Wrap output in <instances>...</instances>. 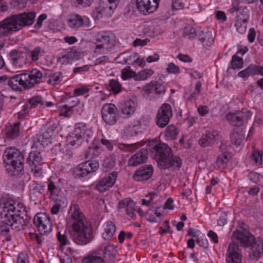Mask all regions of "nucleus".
I'll return each instance as SVG.
<instances>
[{"instance_id":"f257e3e1","label":"nucleus","mask_w":263,"mask_h":263,"mask_svg":"<svg viewBox=\"0 0 263 263\" xmlns=\"http://www.w3.org/2000/svg\"><path fill=\"white\" fill-rule=\"evenodd\" d=\"M1 218L3 222L6 226L5 230L2 231L9 232V226L18 228L24 217L26 216V207L24 204L18 201L8 200L0 203Z\"/></svg>"},{"instance_id":"f03ea898","label":"nucleus","mask_w":263,"mask_h":263,"mask_svg":"<svg viewBox=\"0 0 263 263\" xmlns=\"http://www.w3.org/2000/svg\"><path fill=\"white\" fill-rule=\"evenodd\" d=\"M69 213L73 220L72 229L69 231L71 238L76 242L87 243L91 239L93 233L91 227L86 220L77 204L71 206Z\"/></svg>"},{"instance_id":"7ed1b4c3","label":"nucleus","mask_w":263,"mask_h":263,"mask_svg":"<svg viewBox=\"0 0 263 263\" xmlns=\"http://www.w3.org/2000/svg\"><path fill=\"white\" fill-rule=\"evenodd\" d=\"M42 72L33 69L28 72H23L8 78L4 75L0 76V83L8 80V86L13 90L22 91L30 89L41 82Z\"/></svg>"},{"instance_id":"20e7f679","label":"nucleus","mask_w":263,"mask_h":263,"mask_svg":"<svg viewBox=\"0 0 263 263\" xmlns=\"http://www.w3.org/2000/svg\"><path fill=\"white\" fill-rule=\"evenodd\" d=\"M154 158L158 165L163 169L171 168L179 169L182 164L181 158L172 154V149L166 144L159 143L155 145L152 150Z\"/></svg>"},{"instance_id":"39448f33","label":"nucleus","mask_w":263,"mask_h":263,"mask_svg":"<svg viewBox=\"0 0 263 263\" xmlns=\"http://www.w3.org/2000/svg\"><path fill=\"white\" fill-rule=\"evenodd\" d=\"M3 161L7 173L13 176L23 174L24 157L22 153L14 147H8L4 151Z\"/></svg>"},{"instance_id":"423d86ee","label":"nucleus","mask_w":263,"mask_h":263,"mask_svg":"<svg viewBox=\"0 0 263 263\" xmlns=\"http://www.w3.org/2000/svg\"><path fill=\"white\" fill-rule=\"evenodd\" d=\"M95 40L93 52L97 55L107 54L115 46V41L112 35L109 32L97 33L95 36Z\"/></svg>"},{"instance_id":"0eeeda50","label":"nucleus","mask_w":263,"mask_h":263,"mask_svg":"<svg viewBox=\"0 0 263 263\" xmlns=\"http://www.w3.org/2000/svg\"><path fill=\"white\" fill-rule=\"evenodd\" d=\"M173 117V111L171 106L167 103L162 105L158 110L156 116V125L160 128L165 127Z\"/></svg>"},{"instance_id":"6e6552de","label":"nucleus","mask_w":263,"mask_h":263,"mask_svg":"<svg viewBox=\"0 0 263 263\" xmlns=\"http://www.w3.org/2000/svg\"><path fill=\"white\" fill-rule=\"evenodd\" d=\"M35 16V11H30L12 15L11 17L18 31L25 26L32 25L34 22Z\"/></svg>"},{"instance_id":"1a4fd4ad","label":"nucleus","mask_w":263,"mask_h":263,"mask_svg":"<svg viewBox=\"0 0 263 263\" xmlns=\"http://www.w3.org/2000/svg\"><path fill=\"white\" fill-rule=\"evenodd\" d=\"M43 158L41 153L37 151L31 152L27 158V163L34 176L40 177L42 175Z\"/></svg>"},{"instance_id":"9d476101","label":"nucleus","mask_w":263,"mask_h":263,"mask_svg":"<svg viewBox=\"0 0 263 263\" xmlns=\"http://www.w3.org/2000/svg\"><path fill=\"white\" fill-rule=\"evenodd\" d=\"M99 163L96 161H87L80 163L73 170V174L76 178H80L86 176L90 173L95 172L99 168Z\"/></svg>"},{"instance_id":"9b49d317","label":"nucleus","mask_w":263,"mask_h":263,"mask_svg":"<svg viewBox=\"0 0 263 263\" xmlns=\"http://www.w3.org/2000/svg\"><path fill=\"white\" fill-rule=\"evenodd\" d=\"M160 0H136V7L139 12L147 15L155 12L159 6Z\"/></svg>"},{"instance_id":"f8f14e48","label":"nucleus","mask_w":263,"mask_h":263,"mask_svg":"<svg viewBox=\"0 0 263 263\" xmlns=\"http://www.w3.org/2000/svg\"><path fill=\"white\" fill-rule=\"evenodd\" d=\"M117 108L112 103L104 104L102 107L101 114L104 121L109 125L115 124L117 122Z\"/></svg>"},{"instance_id":"ddd939ff","label":"nucleus","mask_w":263,"mask_h":263,"mask_svg":"<svg viewBox=\"0 0 263 263\" xmlns=\"http://www.w3.org/2000/svg\"><path fill=\"white\" fill-rule=\"evenodd\" d=\"M233 237L237 242H239L240 245L245 247H249L252 246L255 238L250 232L246 231L245 228L242 230H237L234 232Z\"/></svg>"},{"instance_id":"4468645a","label":"nucleus","mask_w":263,"mask_h":263,"mask_svg":"<svg viewBox=\"0 0 263 263\" xmlns=\"http://www.w3.org/2000/svg\"><path fill=\"white\" fill-rule=\"evenodd\" d=\"M118 173L114 171L101 179L96 185V189L101 193L108 191L113 186L116 181Z\"/></svg>"},{"instance_id":"2eb2a0df","label":"nucleus","mask_w":263,"mask_h":263,"mask_svg":"<svg viewBox=\"0 0 263 263\" xmlns=\"http://www.w3.org/2000/svg\"><path fill=\"white\" fill-rule=\"evenodd\" d=\"M227 263H241L242 256L238 244L235 242L230 243L227 251Z\"/></svg>"},{"instance_id":"dca6fc26","label":"nucleus","mask_w":263,"mask_h":263,"mask_svg":"<svg viewBox=\"0 0 263 263\" xmlns=\"http://www.w3.org/2000/svg\"><path fill=\"white\" fill-rule=\"evenodd\" d=\"M251 116L250 112L239 111L236 113H229L227 115L226 118L232 125L239 126L243 125L244 123L247 122Z\"/></svg>"},{"instance_id":"f3484780","label":"nucleus","mask_w":263,"mask_h":263,"mask_svg":"<svg viewBox=\"0 0 263 263\" xmlns=\"http://www.w3.org/2000/svg\"><path fill=\"white\" fill-rule=\"evenodd\" d=\"M249 18V11L247 8H241L236 16L235 26L240 33H244L247 29V22Z\"/></svg>"},{"instance_id":"a211bd4d","label":"nucleus","mask_w":263,"mask_h":263,"mask_svg":"<svg viewBox=\"0 0 263 263\" xmlns=\"http://www.w3.org/2000/svg\"><path fill=\"white\" fill-rule=\"evenodd\" d=\"M90 20L87 16H82L79 14L70 16L67 21V24L72 29H78L82 27H88L90 25Z\"/></svg>"},{"instance_id":"6ab92c4d","label":"nucleus","mask_w":263,"mask_h":263,"mask_svg":"<svg viewBox=\"0 0 263 263\" xmlns=\"http://www.w3.org/2000/svg\"><path fill=\"white\" fill-rule=\"evenodd\" d=\"M134 201L130 198H126L119 201L117 209L119 211L124 209L126 214L133 219L136 218V209Z\"/></svg>"},{"instance_id":"aec40b11","label":"nucleus","mask_w":263,"mask_h":263,"mask_svg":"<svg viewBox=\"0 0 263 263\" xmlns=\"http://www.w3.org/2000/svg\"><path fill=\"white\" fill-rule=\"evenodd\" d=\"M17 31L11 16L0 22V36H8Z\"/></svg>"},{"instance_id":"412c9836","label":"nucleus","mask_w":263,"mask_h":263,"mask_svg":"<svg viewBox=\"0 0 263 263\" xmlns=\"http://www.w3.org/2000/svg\"><path fill=\"white\" fill-rule=\"evenodd\" d=\"M11 64L15 70L22 68L25 64L26 55L23 52L12 50L10 52Z\"/></svg>"},{"instance_id":"4be33fe9","label":"nucleus","mask_w":263,"mask_h":263,"mask_svg":"<svg viewBox=\"0 0 263 263\" xmlns=\"http://www.w3.org/2000/svg\"><path fill=\"white\" fill-rule=\"evenodd\" d=\"M79 58V53L74 48H69L65 49L58 58V61L62 64L71 63L75 59Z\"/></svg>"},{"instance_id":"5701e85b","label":"nucleus","mask_w":263,"mask_h":263,"mask_svg":"<svg viewBox=\"0 0 263 263\" xmlns=\"http://www.w3.org/2000/svg\"><path fill=\"white\" fill-rule=\"evenodd\" d=\"M153 173L152 165H144L136 171L133 176V179L136 181L146 180L151 178Z\"/></svg>"},{"instance_id":"b1692460","label":"nucleus","mask_w":263,"mask_h":263,"mask_svg":"<svg viewBox=\"0 0 263 263\" xmlns=\"http://www.w3.org/2000/svg\"><path fill=\"white\" fill-rule=\"evenodd\" d=\"M148 158V152L145 149L142 148L130 157L128 164L130 166H136L145 163Z\"/></svg>"},{"instance_id":"393cba45","label":"nucleus","mask_w":263,"mask_h":263,"mask_svg":"<svg viewBox=\"0 0 263 263\" xmlns=\"http://www.w3.org/2000/svg\"><path fill=\"white\" fill-rule=\"evenodd\" d=\"M253 245L251 246V251L249 257L251 259L258 260L263 254V239L258 237L253 242Z\"/></svg>"},{"instance_id":"a878e982","label":"nucleus","mask_w":263,"mask_h":263,"mask_svg":"<svg viewBox=\"0 0 263 263\" xmlns=\"http://www.w3.org/2000/svg\"><path fill=\"white\" fill-rule=\"evenodd\" d=\"M73 130L75 132L76 134L78 135V137H81L83 141H86L88 142L89 139L91 138L93 136V132L91 128L82 123L76 124Z\"/></svg>"},{"instance_id":"bb28decb","label":"nucleus","mask_w":263,"mask_h":263,"mask_svg":"<svg viewBox=\"0 0 263 263\" xmlns=\"http://www.w3.org/2000/svg\"><path fill=\"white\" fill-rule=\"evenodd\" d=\"M114 10L107 5L103 3L100 0L99 5L96 8L93 13V16L95 19H100L103 16L110 17L114 13Z\"/></svg>"},{"instance_id":"cd10ccee","label":"nucleus","mask_w":263,"mask_h":263,"mask_svg":"<svg viewBox=\"0 0 263 263\" xmlns=\"http://www.w3.org/2000/svg\"><path fill=\"white\" fill-rule=\"evenodd\" d=\"M217 133L213 130H206L198 140L199 145L202 147L212 146L216 141Z\"/></svg>"},{"instance_id":"c85d7f7f","label":"nucleus","mask_w":263,"mask_h":263,"mask_svg":"<svg viewBox=\"0 0 263 263\" xmlns=\"http://www.w3.org/2000/svg\"><path fill=\"white\" fill-rule=\"evenodd\" d=\"M165 87L157 81H153L146 84L143 88V91L148 96L154 92L157 96L165 92Z\"/></svg>"},{"instance_id":"c756f323","label":"nucleus","mask_w":263,"mask_h":263,"mask_svg":"<svg viewBox=\"0 0 263 263\" xmlns=\"http://www.w3.org/2000/svg\"><path fill=\"white\" fill-rule=\"evenodd\" d=\"M38 105L43 106L44 101L40 96H34L32 97L23 106V109L20 112V114H27L32 108H35Z\"/></svg>"},{"instance_id":"7c9ffc66","label":"nucleus","mask_w":263,"mask_h":263,"mask_svg":"<svg viewBox=\"0 0 263 263\" xmlns=\"http://www.w3.org/2000/svg\"><path fill=\"white\" fill-rule=\"evenodd\" d=\"M137 102L135 99L125 101L121 106V112L124 118H128L133 115L136 110Z\"/></svg>"},{"instance_id":"2f4dec72","label":"nucleus","mask_w":263,"mask_h":263,"mask_svg":"<svg viewBox=\"0 0 263 263\" xmlns=\"http://www.w3.org/2000/svg\"><path fill=\"white\" fill-rule=\"evenodd\" d=\"M82 263H105V259L101 256V250H98L84 257Z\"/></svg>"},{"instance_id":"473e14b6","label":"nucleus","mask_w":263,"mask_h":263,"mask_svg":"<svg viewBox=\"0 0 263 263\" xmlns=\"http://www.w3.org/2000/svg\"><path fill=\"white\" fill-rule=\"evenodd\" d=\"M103 228L102 237L104 240H109L116 232L115 224L112 221H108L104 223Z\"/></svg>"},{"instance_id":"72a5a7b5","label":"nucleus","mask_w":263,"mask_h":263,"mask_svg":"<svg viewBox=\"0 0 263 263\" xmlns=\"http://www.w3.org/2000/svg\"><path fill=\"white\" fill-rule=\"evenodd\" d=\"M245 131L242 129H235L230 134V138L232 143L239 146L245 139Z\"/></svg>"},{"instance_id":"f704fd0d","label":"nucleus","mask_w":263,"mask_h":263,"mask_svg":"<svg viewBox=\"0 0 263 263\" xmlns=\"http://www.w3.org/2000/svg\"><path fill=\"white\" fill-rule=\"evenodd\" d=\"M146 124L144 123L142 120H135L131 123L128 130L129 132L134 131V133H132L131 136H134L137 134L139 132H141L142 130H145L146 128Z\"/></svg>"},{"instance_id":"c9c22d12","label":"nucleus","mask_w":263,"mask_h":263,"mask_svg":"<svg viewBox=\"0 0 263 263\" xmlns=\"http://www.w3.org/2000/svg\"><path fill=\"white\" fill-rule=\"evenodd\" d=\"M121 60L119 63L122 64L134 65L138 59V54L136 52L129 53H121L119 56Z\"/></svg>"},{"instance_id":"e433bc0d","label":"nucleus","mask_w":263,"mask_h":263,"mask_svg":"<svg viewBox=\"0 0 263 263\" xmlns=\"http://www.w3.org/2000/svg\"><path fill=\"white\" fill-rule=\"evenodd\" d=\"M116 251L115 246L112 245H108L104 248L103 252L101 251V254L103 255L102 258L105 259V263L115 257Z\"/></svg>"},{"instance_id":"4c0bfd02","label":"nucleus","mask_w":263,"mask_h":263,"mask_svg":"<svg viewBox=\"0 0 263 263\" xmlns=\"http://www.w3.org/2000/svg\"><path fill=\"white\" fill-rule=\"evenodd\" d=\"M79 103V101L77 98H73L70 99L67 104L62 105L60 107L61 111L60 113L61 116L68 117V114L71 108L76 106Z\"/></svg>"},{"instance_id":"58836bf2","label":"nucleus","mask_w":263,"mask_h":263,"mask_svg":"<svg viewBox=\"0 0 263 263\" xmlns=\"http://www.w3.org/2000/svg\"><path fill=\"white\" fill-rule=\"evenodd\" d=\"M179 134L178 129L173 124L168 126L165 130L164 136L167 140H172L177 138Z\"/></svg>"},{"instance_id":"ea45409f","label":"nucleus","mask_w":263,"mask_h":263,"mask_svg":"<svg viewBox=\"0 0 263 263\" xmlns=\"http://www.w3.org/2000/svg\"><path fill=\"white\" fill-rule=\"evenodd\" d=\"M231 157L228 152H223L217 156L216 165L218 168H224Z\"/></svg>"},{"instance_id":"a19ab883","label":"nucleus","mask_w":263,"mask_h":263,"mask_svg":"<svg viewBox=\"0 0 263 263\" xmlns=\"http://www.w3.org/2000/svg\"><path fill=\"white\" fill-rule=\"evenodd\" d=\"M20 123L17 122L6 128V133L8 138L14 139L18 136Z\"/></svg>"},{"instance_id":"79ce46f5","label":"nucleus","mask_w":263,"mask_h":263,"mask_svg":"<svg viewBox=\"0 0 263 263\" xmlns=\"http://www.w3.org/2000/svg\"><path fill=\"white\" fill-rule=\"evenodd\" d=\"M83 142L81 137H78L74 130L67 137L68 144L72 146H79Z\"/></svg>"},{"instance_id":"37998d69","label":"nucleus","mask_w":263,"mask_h":263,"mask_svg":"<svg viewBox=\"0 0 263 263\" xmlns=\"http://www.w3.org/2000/svg\"><path fill=\"white\" fill-rule=\"evenodd\" d=\"M154 73V71L151 69H144L138 73H136L135 81H145Z\"/></svg>"},{"instance_id":"c03bdc74","label":"nucleus","mask_w":263,"mask_h":263,"mask_svg":"<svg viewBox=\"0 0 263 263\" xmlns=\"http://www.w3.org/2000/svg\"><path fill=\"white\" fill-rule=\"evenodd\" d=\"M43 222H44V224L41 226V227L36 226L39 232L41 235H47L49 233L51 230L52 228V222L51 221V219L49 221H46V219H42Z\"/></svg>"},{"instance_id":"a18cd8bd","label":"nucleus","mask_w":263,"mask_h":263,"mask_svg":"<svg viewBox=\"0 0 263 263\" xmlns=\"http://www.w3.org/2000/svg\"><path fill=\"white\" fill-rule=\"evenodd\" d=\"M44 129L42 132V136L43 138L45 139H49L52 137L55 136L57 132L56 127L53 125H49L48 126L44 127Z\"/></svg>"},{"instance_id":"49530a36","label":"nucleus","mask_w":263,"mask_h":263,"mask_svg":"<svg viewBox=\"0 0 263 263\" xmlns=\"http://www.w3.org/2000/svg\"><path fill=\"white\" fill-rule=\"evenodd\" d=\"M100 151L99 150V146L95 145L94 146L89 147L86 150L85 152L84 157L88 161L92 159L99 155Z\"/></svg>"},{"instance_id":"de8ad7c7","label":"nucleus","mask_w":263,"mask_h":263,"mask_svg":"<svg viewBox=\"0 0 263 263\" xmlns=\"http://www.w3.org/2000/svg\"><path fill=\"white\" fill-rule=\"evenodd\" d=\"M45 53V50L43 48L36 46L30 51V57L33 62H35L37 61L40 57L43 56Z\"/></svg>"},{"instance_id":"09e8293b","label":"nucleus","mask_w":263,"mask_h":263,"mask_svg":"<svg viewBox=\"0 0 263 263\" xmlns=\"http://www.w3.org/2000/svg\"><path fill=\"white\" fill-rule=\"evenodd\" d=\"M63 77L62 73L55 72L48 77L47 82L48 84L53 85H58L62 81Z\"/></svg>"},{"instance_id":"8fccbe9b","label":"nucleus","mask_w":263,"mask_h":263,"mask_svg":"<svg viewBox=\"0 0 263 263\" xmlns=\"http://www.w3.org/2000/svg\"><path fill=\"white\" fill-rule=\"evenodd\" d=\"M107 88L114 94H117L121 90V85L117 80L111 79L109 81Z\"/></svg>"},{"instance_id":"3c124183","label":"nucleus","mask_w":263,"mask_h":263,"mask_svg":"<svg viewBox=\"0 0 263 263\" xmlns=\"http://www.w3.org/2000/svg\"><path fill=\"white\" fill-rule=\"evenodd\" d=\"M253 165H261L262 162V154L258 151H254L250 157Z\"/></svg>"},{"instance_id":"603ef678","label":"nucleus","mask_w":263,"mask_h":263,"mask_svg":"<svg viewBox=\"0 0 263 263\" xmlns=\"http://www.w3.org/2000/svg\"><path fill=\"white\" fill-rule=\"evenodd\" d=\"M46 219V221H49L50 220V217L49 216L45 213H38L37 214L34 218V223L35 226L41 227L42 225L44 224V222L42 221V219Z\"/></svg>"},{"instance_id":"864d4df0","label":"nucleus","mask_w":263,"mask_h":263,"mask_svg":"<svg viewBox=\"0 0 263 263\" xmlns=\"http://www.w3.org/2000/svg\"><path fill=\"white\" fill-rule=\"evenodd\" d=\"M162 216V213L158 211V209L155 211L150 210L146 214L147 219L151 222H157V218L161 217Z\"/></svg>"},{"instance_id":"5fc2aeb1","label":"nucleus","mask_w":263,"mask_h":263,"mask_svg":"<svg viewBox=\"0 0 263 263\" xmlns=\"http://www.w3.org/2000/svg\"><path fill=\"white\" fill-rule=\"evenodd\" d=\"M203 33V36L201 37L199 40L203 46H209L214 42L212 34L210 31H206Z\"/></svg>"},{"instance_id":"6e6d98bb","label":"nucleus","mask_w":263,"mask_h":263,"mask_svg":"<svg viewBox=\"0 0 263 263\" xmlns=\"http://www.w3.org/2000/svg\"><path fill=\"white\" fill-rule=\"evenodd\" d=\"M136 72L132 71L129 66H126L122 70L121 78L124 80L133 77L135 79Z\"/></svg>"},{"instance_id":"4d7b16f0","label":"nucleus","mask_w":263,"mask_h":263,"mask_svg":"<svg viewBox=\"0 0 263 263\" xmlns=\"http://www.w3.org/2000/svg\"><path fill=\"white\" fill-rule=\"evenodd\" d=\"M243 63V60L241 58L238 57L236 54L233 55L231 60V65L233 69L241 68Z\"/></svg>"},{"instance_id":"13d9d810","label":"nucleus","mask_w":263,"mask_h":263,"mask_svg":"<svg viewBox=\"0 0 263 263\" xmlns=\"http://www.w3.org/2000/svg\"><path fill=\"white\" fill-rule=\"evenodd\" d=\"M197 35V32L194 27L188 26L185 28L184 35L189 39H194Z\"/></svg>"},{"instance_id":"bf43d9fd","label":"nucleus","mask_w":263,"mask_h":263,"mask_svg":"<svg viewBox=\"0 0 263 263\" xmlns=\"http://www.w3.org/2000/svg\"><path fill=\"white\" fill-rule=\"evenodd\" d=\"M57 238L61 246H66L69 243V240L64 233L58 232L57 234Z\"/></svg>"},{"instance_id":"052dcab7","label":"nucleus","mask_w":263,"mask_h":263,"mask_svg":"<svg viewBox=\"0 0 263 263\" xmlns=\"http://www.w3.org/2000/svg\"><path fill=\"white\" fill-rule=\"evenodd\" d=\"M201 88V83L200 81H198L195 84V89L194 91L189 97L188 100H192L195 98L197 96L199 95L200 89Z\"/></svg>"},{"instance_id":"680f3d73","label":"nucleus","mask_w":263,"mask_h":263,"mask_svg":"<svg viewBox=\"0 0 263 263\" xmlns=\"http://www.w3.org/2000/svg\"><path fill=\"white\" fill-rule=\"evenodd\" d=\"M249 66L252 75L260 74L263 76V67L253 64H251Z\"/></svg>"},{"instance_id":"e2e57ef3","label":"nucleus","mask_w":263,"mask_h":263,"mask_svg":"<svg viewBox=\"0 0 263 263\" xmlns=\"http://www.w3.org/2000/svg\"><path fill=\"white\" fill-rule=\"evenodd\" d=\"M109 60V58L107 55H104L101 56L97 59H96L93 61V65L97 66L99 65H105L106 63L108 62Z\"/></svg>"},{"instance_id":"0e129e2a","label":"nucleus","mask_w":263,"mask_h":263,"mask_svg":"<svg viewBox=\"0 0 263 263\" xmlns=\"http://www.w3.org/2000/svg\"><path fill=\"white\" fill-rule=\"evenodd\" d=\"M166 71L168 73L177 74L180 72L179 67L173 63H169L167 65Z\"/></svg>"},{"instance_id":"69168bd1","label":"nucleus","mask_w":263,"mask_h":263,"mask_svg":"<svg viewBox=\"0 0 263 263\" xmlns=\"http://www.w3.org/2000/svg\"><path fill=\"white\" fill-rule=\"evenodd\" d=\"M140 146L138 143H133L130 144H124L123 145L122 149L126 152H132Z\"/></svg>"},{"instance_id":"338daca9","label":"nucleus","mask_w":263,"mask_h":263,"mask_svg":"<svg viewBox=\"0 0 263 263\" xmlns=\"http://www.w3.org/2000/svg\"><path fill=\"white\" fill-rule=\"evenodd\" d=\"M115 164V159L112 157L106 158L103 162V166L108 168H112Z\"/></svg>"},{"instance_id":"774afa93","label":"nucleus","mask_w":263,"mask_h":263,"mask_svg":"<svg viewBox=\"0 0 263 263\" xmlns=\"http://www.w3.org/2000/svg\"><path fill=\"white\" fill-rule=\"evenodd\" d=\"M17 263H29L28 255L25 252H21L19 254Z\"/></svg>"}]
</instances>
